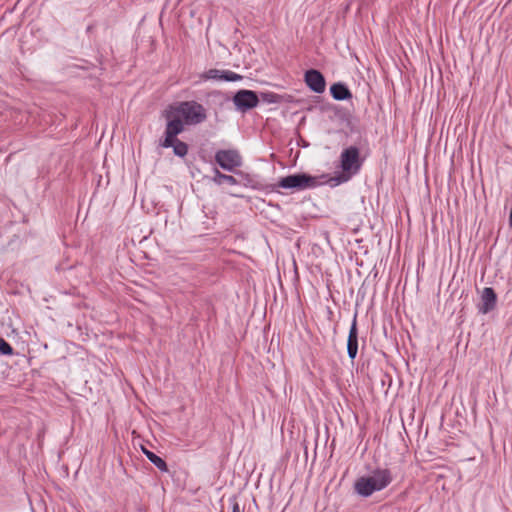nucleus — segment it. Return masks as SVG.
I'll use <instances>...</instances> for the list:
<instances>
[{"mask_svg":"<svg viewBox=\"0 0 512 512\" xmlns=\"http://www.w3.org/2000/svg\"><path fill=\"white\" fill-rule=\"evenodd\" d=\"M233 102L238 110L245 112L258 105L259 96L255 91L242 89L235 93Z\"/></svg>","mask_w":512,"mask_h":512,"instance_id":"7","label":"nucleus"},{"mask_svg":"<svg viewBox=\"0 0 512 512\" xmlns=\"http://www.w3.org/2000/svg\"><path fill=\"white\" fill-rule=\"evenodd\" d=\"M221 74H222L221 75L222 81H226V82H236L243 78L242 75L237 74L230 70H221Z\"/></svg>","mask_w":512,"mask_h":512,"instance_id":"15","label":"nucleus"},{"mask_svg":"<svg viewBox=\"0 0 512 512\" xmlns=\"http://www.w3.org/2000/svg\"><path fill=\"white\" fill-rule=\"evenodd\" d=\"M358 327H357V313L354 314L349 333L347 338V354L351 361H354L358 354Z\"/></svg>","mask_w":512,"mask_h":512,"instance_id":"9","label":"nucleus"},{"mask_svg":"<svg viewBox=\"0 0 512 512\" xmlns=\"http://www.w3.org/2000/svg\"><path fill=\"white\" fill-rule=\"evenodd\" d=\"M90 31H92V26L87 27V32H90Z\"/></svg>","mask_w":512,"mask_h":512,"instance_id":"20","label":"nucleus"},{"mask_svg":"<svg viewBox=\"0 0 512 512\" xmlns=\"http://www.w3.org/2000/svg\"><path fill=\"white\" fill-rule=\"evenodd\" d=\"M306 85L315 93H323L326 88V80L317 69H309L304 74Z\"/></svg>","mask_w":512,"mask_h":512,"instance_id":"8","label":"nucleus"},{"mask_svg":"<svg viewBox=\"0 0 512 512\" xmlns=\"http://www.w3.org/2000/svg\"><path fill=\"white\" fill-rule=\"evenodd\" d=\"M213 180L218 185L228 184L230 186H233L238 184V181L235 177H233L232 175L223 174L217 169L215 170V176Z\"/></svg>","mask_w":512,"mask_h":512,"instance_id":"13","label":"nucleus"},{"mask_svg":"<svg viewBox=\"0 0 512 512\" xmlns=\"http://www.w3.org/2000/svg\"><path fill=\"white\" fill-rule=\"evenodd\" d=\"M331 96L338 101L348 100L352 98V93L348 86L342 82H337L330 87Z\"/></svg>","mask_w":512,"mask_h":512,"instance_id":"11","label":"nucleus"},{"mask_svg":"<svg viewBox=\"0 0 512 512\" xmlns=\"http://www.w3.org/2000/svg\"><path fill=\"white\" fill-rule=\"evenodd\" d=\"M232 512H242L241 509H240V505L235 500V498L233 499V503H232Z\"/></svg>","mask_w":512,"mask_h":512,"instance_id":"18","label":"nucleus"},{"mask_svg":"<svg viewBox=\"0 0 512 512\" xmlns=\"http://www.w3.org/2000/svg\"><path fill=\"white\" fill-rule=\"evenodd\" d=\"M221 70L219 69H209L204 72L202 75V79L204 80H217L222 81Z\"/></svg>","mask_w":512,"mask_h":512,"instance_id":"16","label":"nucleus"},{"mask_svg":"<svg viewBox=\"0 0 512 512\" xmlns=\"http://www.w3.org/2000/svg\"><path fill=\"white\" fill-rule=\"evenodd\" d=\"M0 354L10 356L13 354V347L4 339L0 337Z\"/></svg>","mask_w":512,"mask_h":512,"instance_id":"17","label":"nucleus"},{"mask_svg":"<svg viewBox=\"0 0 512 512\" xmlns=\"http://www.w3.org/2000/svg\"><path fill=\"white\" fill-rule=\"evenodd\" d=\"M497 304V294L492 287H485L481 294V303L478 305V311L487 314L495 309Z\"/></svg>","mask_w":512,"mask_h":512,"instance_id":"10","label":"nucleus"},{"mask_svg":"<svg viewBox=\"0 0 512 512\" xmlns=\"http://www.w3.org/2000/svg\"><path fill=\"white\" fill-rule=\"evenodd\" d=\"M184 130H166L165 138L161 141L164 148H173V153L178 157H184L188 153V145L178 139V135Z\"/></svg>","mask_w":512,"mask_h":512,"instance_id":"6","label":"nucleus"},{"mask_svg":"<svg viewBox=\"0 0 512 512\" xmlns=\"http://www.w3.org/2000/svg\"><path fill=\"white\" fill-rule=\"evenodd\" d=\"M353 143L344 148L340 154L341 172L328 178L326 181L331 187L348 182L353 176L359 173L369 151V141L363 136L361 130H350L348 135Z\"/></svg>","mask_w":512,"mask_h":512,"instance_id":"1","label":"nucleus"},{"mask_svg":"<svg viewBox=\"0 0 512 512\" xmlns=\"http://www.w3.org/2000/svg\"><path fill=\"white\" fill-rule=\"evenodd\" d=\"M258 96L259 101L262 100L266 103H279L281 101V96L273 92H261Z\"/></svg>","mask_w":512,"mask_h":512,"instance_id":"14","label":"nucleus"},{"mask_svg":"<svg viewBox=\"0 0 512 512\" xmlns=\"http://www.w3.org/2000/svg\"><path fill=\"white\" fill-rule=\"evenodd\" d=\"M328 175L311 176L306 173H295L278 180L277 183L271 185V191L279 192V188L290 190L291 192L303 191L318 187L322 182L319 179H325Z\"/></svg>","mask_w":512,"mask_h":512,"instance_id":"4","label":"nucleus"},{"mask_svg":"<svg viewBox=\"0 0 512 512\" xmlns=\"http://www.w3.org/2000/svg\"><path fill=\"white\" fill-rule=\"evenodd\" d=\"M143 454L148 458V460L153 463L161 472H167L168 466L163 458L156 455L154 452L148 450L144 446L141 447Z\"/></svg>","mask_w":512,"mask_h":512,"instance_id":"12","label":"nucleus"},{"mask_svg":"<svg viewBox=\"0 0 512 512\" xmlns=\"http://www.w3.org/2000/svg\"><path fill=\"white\" fill-rule=\"evenodd\" d=\"M393 481V475L388 468H376L372 475L361 476L354 482V491L363 498L370 497L374 492L388 487Z\"/></svg>","mask_w":512,"mask_h":512,"instance_id":"3","label":"nucleus"},{"mask_svg":"<svg viewBox=\"0 0 512 512\" xmlns=\"http://www.w3.org/2000/svg\"><path fill=\"white\" fill-rule=\"evenodd\" d=\"M216 163L226 171H234L242 165V157L237 150H218L215 153Z\"/></svg>","mask_w":512,"mask_h":512,"instance_id":"5","label":"nucleus"},{"mask_svg":"<svg viewBox=\"0 0 512 512\" xmlns=\"http://www.w3.org/2000/svg\"><path fill=\"white\" fill-rule=\"evenodd\" d=\"M509 226L512 227V207H511V211L509 214Z\"/></svg>","mask_w":512,"mask_h":512,"instance_id":"19","label":"nucleus"},{"mask_svg":"<svg viewBox=\"0 0 512 512\" xmlns=\"http://www.w3.org/2000/svg\"><path fill=\"white\" fill-rule=\"evenodd\" d=\"M165 116L168 129H179L184 125H198L207 118L206 109L196 101H184L170 106Z\"/></svg>","mask_w":512,"mask_h":512,"instance_id":"2","label":"nucleus"}]
</instances>
